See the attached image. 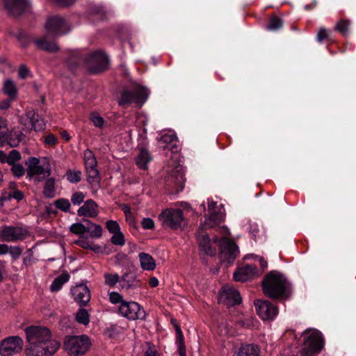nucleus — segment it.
Here are the masks:
<instances>
[{
    "mask_svg": "<svg viewBox=\"0 0 356 356\" xmlns=\"http://www.w3.org/2000/svg\"><path fill=\"white\" fill-rule=\"evenodd\" d=\"M27 345L26 356H52L60 346V342L53 337L47 327L31 325L25 329Z\"/></svg>",
    "mask_w": 356,
    "mask_h": 356,
    "instance_id": "nucleus-1",
    "label": "nucleus"
},
{
    "mask_svg": "<svg viewBox=\"0 0 356 356\" xmlns=\"http://www.w3.org/2000/svg\"><path fill=\"white\" fill-rule=\"evenodd\" d=\"M289 288V282L280 272L273 270L268 273L262 282L264 293L272 299L283 298Z\"/></svg>",
    "mask_w": 356,
    "mask_h": 356,
    "instance_id": "nucleus-2",
    "label": "nucleus"
},
{
    "mask_svg": "<svg viewBox=\"0 0 356 356\" xmlns=\"http://www.w3.org/2000/svg\"><path fill=\"white\" fill-rule=\"evenodd\" d=\"M303 344L300 356H314L323 348L322 334L316 329H307L302 333Z\"/></svg>",
    "mask_w": 356,
    "mask_h": 356,
    "instance_id": "nucleus-3",
    "label": "nucleus"
},
{
    "mask_svg": "<svg viewBox=\"0 0 356 356\" xmlns=\"http://www.w3.org/2000/svg\"><path fill=\"white\" fill-rule=\"evenodd\" d=\"M77 60L78 65L85 66L92 73H99L106 70L108 63V58L100 50L92 51L86 56H79Z\"/></svg>",
    "mask_w": 356,
    "mask_h": 356,
    "instance_id": "nucleus-4",
    "label": "nucleus"
},
{
    "mask_svg": "<svg viewBox=\"0 0 356 356\" xmlns=\"http://www.w3.org/2000/svg\"><path fill=\"white\" fill-rule=\"evenodd\" d=\"M26 165L27 175L31 177H35L38 181L51 175V167L47 157L42 159L30 157L26 161Z\"/></svg>",
    "mask_w": 356,
    "mask_h": 356,
    "instance_id": "nucleus-5",
    "label": "nucleus"
},
{
    "mask_svg": "<svg viewBox=\"0 0 356 356\" xmlns=\"http://www.w3.org/2000/svg\"><path fill=\"white\" fill-rule=\"evenodd\" d=\"M148 90L140 84L133 85L131 89L124 90L118 100L120 106H126L135 104L142 106L148 98Z\"/></svg>",
    "mask_w": 356,
    "mask_h": 356,
    "instance_id": "nucleus-6",
    "label": "nucleus"
},
{
    "mask_svg": "<svg viewBox=\"0 0 356 356\" xmlns=\"http://www.w3.org/2000/svg\"><path fill=\"white\" fill-rule=\"evenodd\" d=\"M179 156L177 154L172 156V162L168 164L166 181L173 185L177 191H182L184 186L185 178L183 167L177 162Z\"/></svg>",
    "mask_w": 356,
    "mask_h": 356,
    "instance_id": "nucleus-7",
    "label": "nucleus"
},
{
    "mask_svg": "<svg viewBox=\"0 0 356 356\" xmlns=\"http://www.w3.org/2000/svg\"><path fill=\"white\" fill-rule=\"evenodd\" d=\"M161 225L165 228L177 229L186 224V220L180 209L169 208L163 210L159 216Z\"/></svg>",
    "mask_w": 356,
    "mask_h": 356,
    "instance_id": "nucleus-8",
    "label": "nucleus"
},
{
    "mask_svg": "<svg viewBox=\"0 0 356 356\" xmlns=\"http://www.w3.org/2000/svg\"><path fill=\"white\" fill-rule=\"evenodd\" d=\"M221 233L224 235L220 240V259L224 261L232 264L239 254V250L236 244L229 239L227 236L230 233L229 229L222 227L220 228Z\"/></svg>",
    "mask_w": 356,
    "mask_h": 356,
    "instance_id": "nucleus-9",
    "label": "nucleus"
},
{
    "mask_svg": "<svg viewBox=\"0 0 356 356\" xmlns=\"http://www.w3.org/2000/svg\"><path fill=\"white\" fill-rule=\"evenodd\" d=\"M90 341L86 335L67 337L63 347L68 354L73 356L84 355L90 346Z\"/></svg>",
    "mask_w": 356,
    "mask_h": 356,
    "instance_id": "nucleus-10",
    "label": "nucleus"
},
{
    "mask_svg": "<svg viewBox=\"0 0 356 356\" xmlns=\"http://www.w3.org/2000/svg\"><path fill=\"white\" fill-rule=\"evenodd\" d=\"M84 223L76 222L70 227L72 233L84 236L88 234L90 238H100L102 235V228L100 225L92 222L90 220H85Z\"/></svg>",
    "mask_w": 356,
    "mask_h": 356,
    "instance_id": "nucleus-11",
    "label": "nucleus"
},
{
    "mask_svg": "<svg viewBox=\"0 0 356 356\" xmlns=\"http://www.w3.org/2000/svg\"><path fill=\"white\" fill-rule=\"evenodd\" d=\"M47 35L56 37L67 33L70 27L67 22L60 16L49 17L45 24Z\"/></svg>",
    "mask_w": 356,
    "mask_h": 356,
    "instance_id": "nucleus-12",
    "label": "nucleus"
},
{
    "mask_svg": "<svg viewBox=\"0 0 356 356\" xmlns=\"http://www.w3.org/2000/svg\"><path fill=\"white\" fill-rule=\"evenodd\" d=\"M29 235V231L18 226H3L0 232V241L17 242L24 240Z\"/></svg>",
    "mask_w": 356,
    "mask_h": 356,
    "instance_id": "nucleus-13",
    "label": "nucleus"
},
{
    "mask_svg": "<svg viewBox=\"0 0 356 356\" xmlns=\"http://www.w3.org/2000/svg\"><path fill=\"white\" fill-rule=\"evenodd\" d=\"M118 313L129 320L143 319L145 312L140 305L134 301H125L118 307Z\"/></svg>",
    "mask_w": 356,
    "mask_h": 356,
    "instance_id": "nucleus-14",
    "label": "nucleus"
},
{
    "mask_svg": "<svg viewBox=\"0 0 356 356\" xmlns=\"http://www.w3.org/2000/svg\"><path fill=\"white\" fill-rule=\"evenodd\" d=\"M24 341L18 336L8 337L0 341V355L10 356L19 353L23 348Z\"/></svg>",
    "mask_w": 356,
    "mask_h": 356,
    "instance_id": "nucleus-15",
    "label": "nucleus"
},
{
    "mask_svg": "<svg viewBox=\"0 0 356 356\" xmlns=\"http://www.w3.org/2000/svg\"><path fill=\"white\" fill-rule=\"evenodd\" d=\"M255 307L257 314L263 320H272L278 313L277 307L268 300H257Z\"/></svg>",
    "mask_w": 356,
    "mask_h": 356,
    "instance_id": "nucleus-16",
    "label": "nucleus"
},
{
    "mask_svg": "<svg viewBox=\"0 0 356 356\" xmlns=\"http://www.w3.org/2000/svg\"><path fill=\"white\" fill-rule=\"evenodd\" d=\"M241 300L239 293L229 286H223L219 293V302L228 306L238 304Z\"/></svg>",
    "mask_w": 356,
    "mask_h": 356,
    "instance_id": "nucleus-17",
    "label": "nucleus"
},
{
    "mask_svg": "<svg viewBox=\"0 0 356 356\" xmlns=\"http://www.w3.org/2000/svg\"><path fill=\"white\" fill-rule=\"evenodd\" d=\"M259 275L258 270L254 265L248 264L238 268L234 273V279L236 282H246Z\"/></svg>",
    "mask_w": 356,
    "mask_h": 356,
    "instance_id": "nucleus-18",
    "label": "nucleus"
},
{
    "mask_svg": "<svg viewBox=\"0 0 356 356\" xmlns=\"http://www.w3.org/2000/svg\"><path fill=\"white\" fill-rule=\"evenodd\" d=\"M74 300L79 305H86L90 300V292L88 287L83 284H77L71 289Z\"/></svg>",
    "mask_w": 356,
    "mask_h": 356,
    "instance_id": "nucleus-19",
    "label": "nucleus"
},
{
    "mask_svg": "<svg viewBox=\"0 0 356 356\" xmlns=\"http://www.w3.org/2000/svg\"><path fill=\"white\" fill-rule=\"evenodd\" d=\"M77 214L79 216L95 218L99 214L98 205L94 200H88L78 209Z\"/></svg>",
    "mask_w": 356,
    "mask_h": 356,
    "instance_id": "nucleus-20",
    "label": "nucleus"
},
{
    "mask_svg": "<svg viewBox=\"0 0 356 356\" xmlns=\"http://www.w3.org/2000/svg\"><path fill=\"white\" fill-rule=\"evenodd\" d=\"M5 6L13 15H19L29 6L28 0H4Z\"/></svg>",
    "mask_w": 356,
    "mask_h": 356,
    "instance_id": "nucleus-21",
    "label": "nucleus"
},
{
    "mask_svg": "<svg viewBox=\"0 0 356 356\" xmlns=\"http://www.w3.org/2000/svg\"><path fill=\"white\" fill-rule=\"evenodd\" d=\"M233 356H260V349L253 343L242 344L235 350Z\"/></svg>",
    "mask_w": 356,
    "mask_h": 356,
    "instance_id": "nucleus-22",
    "label": "nucleus"
},
{
    "mask_svg": "<svg viewBox=\"0 0 356 356\" xmlns=\"http://www.w3.org/2000/svg\"><path fill=\"white\" fill-rule=\"evenodd\" d=\"M197 238L199 241L200 248L207 254H215L216 250L211 248V240L208 234L203 232V229H199Z\"/></svg>",
    "mask_w": 356,
    "mask_h": 356,
    "instance_id": "nucleus-23",
    "label": "nucleus"
},
{
    "mask_svg": "<svg viewBox=\"0 0 356 356\" xmlns=\"http://www.w3.org/2000/svg\"><path fill=\"white\" fill-rule=\"evenodd\" d=\"M223 220V215L222 213H210L209 215L205 218L204 223L201 225L200 229H207L214 227L219 225Z\"/></svg>",
    "mask_w": 356,
    "mask_h": 356,
    "instance_id": "nucleus-24",
    "label": "nucleus"
},
{
    "mask_svg": "<svg viewBox=\"0 0 356 356\" xmlns=\"http://www.w3.org/2000/svg\"><path fill=\"white\" fill-rule=\"evenodd\" d=\"M140 266L145 270H153L156 268L154 258L149 254L140 252L138 254Z\"/></svg>",
    "mask_w": 356,
    "mask_h": 356,
    "instance_id": "nucleus-25",
    "label": "nucleus"
},
{
    "mask_svg": "<svg viewBox=\"0 0 356 356\" xmlns=\"http://www.w3.org/2000/svg\"><path fill=\"white\" fill-rule=\"evenodd\" d=\"M152 160L149 152L145 149H141L136 156V163L138 168L143 170L147 168L149 162Z\"/></svg>",
    "mask_w": 356,
    "mask_h": 356,
    "instance_id": "nucleus-26",
    "label": "nucleus"
},
{
    "mask_svg": "<svg viewBox=\"0 0 356 356\" xmlns=\"http://www.w3.org/2000/svg\"><path fill=\"white\" fill-rule=\"evenodd\" d=\"M3 92L10 99H15L17 96L18 90L13 81L7 79L3 83Z\"/></svg>",
    "mask_w": 356,
    "mask_h": 356,
    "instance_id": "nucleus-27",
    "label": "nucleus"
},
{
    "mask_svg": "<svg viewBox=\"0 0 356 356\" xmlns=\"http://www.w3.org/2000/svg\"><path fill=\"white\" fill-rule=\"evenodd\" d=\"M138 281L135 275L131 273H124L121 277L120 281V287L124 289H128L131 287L137 286Z\"/></svg>",
    "mask_w": 356,
    "mask_h": 356,
    "instance_id": "nucleus-28",
    "label": "nucleus"
},
{
    "mask_svg": "<svg viewBox=\"0 0 356 356\" xmlns=\"http://www.w3.org/2000/svg\"><path fill=\"white\" fill-rule=\"evenodd\" d=\"M70 275L67 273H63L54 279L50 286V290L52 292H57L61 289L63 285L69 281Z\"/></svg>",
    "mask_w": 356,
    "mask_h": 356,
    "instance_id": "nucleus-29",
    "label": "nucleus"
},
{
    "mask_svg": "<svg viewBox=\"0 0 356 356\" xmlns=\"http://www.w3.org/2000/svg\"><path fill=\"white\" fill-rule=\"evenodd\" d=\"M87 172V180L89 184L92 186H97L100 181L99 171L96 166L86 168Z\"/></svg>",
    "mask_w": 356,
    "mask_h": 356,
    "instance_id": "nucleus-30",
    "label": "nucleus"
},
{
    "mask_svg": "<svg viewBox=\"0 0 356 356\" xmlns=\"http://www.w3.org/2000/svg\"><path fill=\"white\" fill-rule=\"evenodd\" d=\"M23 134L18 129H13L7 136V143L10 147H16L22 140Z\"/></svg>",
    "mask_w": 356,
    "mask_h": 356,
    "instance_id": "nucleus-31",
    "label": "nucleus"
},
{
    "mask_svg": "<svg viewBox=\"0 0 356 356\" xmlns=\"http://www.w3.org/2000/svg\"><path fill=\"white\" fill-rule=\"evenodd\" d=\"M38 48L47 51H56L58 47L54 42H48L46 38H39L34 41Z\"/></svg>",
    "mask_w": 356,
    "mask_h": 356,
    "instance_id": "nucleus-32",
    "label": "nucleus"
},
{
    "mask_svg": "<svg viewBox=\"0 0 356 356\" xmlns=\"http://www.w3.org/2000/svg\"><path fill=\"white\" fill-rule=\"evenodd\" d=\"M55 179L49 177L45 180L43 193L46 197L52 198L55 196Z\"/></svg>",
    "mask_w": 356,
    "mask_h": 356,
    "instance_id": "nucleus-33",
    "label": "nucleus"
},
{
    "mask_svg": "<svg viewBox=\"0 0 356 356\" xmlns=\"http://www.w3.org/2000/svg\"><path fill=\"white\" fill-rule=\"evenodd\" d=\"M122 210L125 215L126 222L129 224V227L136 229L137 222L133 213L131 211V208L127 204H123L122 206Z\"/></svg>",
    "mask_w": 356,
    "mask_h": 356,
    "instance_id": "nucleus-34",
    "label": "nucleus"
},
{
    "mask_svg": "<svg viewBox=\"0 0 356 356\" xmlns=\"http://www.w3.org/2000/svg\"><path fill=\"white\" fill-rule=\"evenodd\" d=\"M33 119H34V111H29L20 118L22 124L27 130H32Z\"/></svg>",
    "mask_w": 356,
    "mask_h": 356,
    "instance_id": "nucleus-35",
    "label": "nucleus"
},
{
    "mask_svg": "<svg viewBox=\"0 0 356 356\" xmlns=\"http://www.w3.org/2000/svg\"><path fill=\"white\" fill-rule=\"evenodd\" d=\"M176 332H177V346L179 350V353L180 356H186V349L184 341V336L181 328L179 326H176Z\"/></svg>",
    "mask_w": 356,
    "mask_h": 356,
    "instance_id": "nucleus-36",
    "label": "nucleus"
},
{
    "mask_svg": "<svg viewBox=\"0 0 356 356\" xmlns=\"http://www.w3.org/2000/svg\"><path fill=\"white\" fill-rule=\"evenodd\" d=\"M104 277L105 284L111 287L115 286L120 281V277L117 273H105Z\"/></svg>",
    "mask_w": 356,
    "mask_h": 356,
    "instance_id": "nucleus-37",
    "label": "nucleus"
},
{
    "mask_svg": "<svg viewBox=\"0 0 356 356\" xmlns=\"http://www.w3.org/2000/svg\"><path fill=\"white\" fill-rule=\"evenodd\" d=\"M76 320L78 323L87 325L90 322V316L85 309H80L76 314Z\"/></svg>",
    "mask_w": 356,
    "mask_h": 356,
    "instance_id": "nucleus-38",
    "label": "nucleus"
},
{
    "mask_svg": "<svg viewBox=\"0 0 356 356\" xmlns=\"http://www.w3.org/2000/svg\"><path fill=\"white\" fill-rule=\"evenodd\" d=\"M350 22L346 19H341L337 23L335 30L341 33L343 35L346 36L349 33V26Z\"/></svg>",
    "mask_w": 356,
    "mask_h": 356,
    "instance_id": "nucleus-39",
    "label": "nucleus"
},
{
    "mask_svg": "<svg viewBox=\"0 0 356 356\" xmlns=\"http://www.w3.org/2000/svg\"><path fill=\"white\" fill-rule=\"evenodd\" d=\"M283 25V21L278 17L274 16L269 20L268 24L267 25V29L271 31H275L282 28Z\"/></svg>",
    "mask_w": 356,
    "mask_h": 356,
    "instance_id": "nucleus-40",
    "label": "nucleus"
},
{
    "mask_svg": "<svg viewBox=\"0 0 356 356\" xmlns=\"http://www.w3.org/2000/svg\"><path fill=\"white\" fill-rule=\"evenodd\" d=\"M32 130L40 131L45 128V123L38 113L34 111V119H33Z\"/></svg>",
    "mask_w": 356,
    "mask_h": 356,
    "instance_id": "nucleus-41",
    "label": "nucleus"
},
{
    "mask_svg": "<svg viewBox=\"0 0 356 356\" xmlns=\"http://www.w3.org/2000/svg\"><path fill=\"white\" fill-rule=\"evenodd\" d=\"M65 176L70 183H77L81 181V172L79 170H69L67 171Z\"/></svg>",
    "mask_w": 356,
    "mask_h": 356,
    "instance_id": "nucleus-42",
    "label": "nucleus"
},
{
    "mask_svg": "<svg viewBox=\"0 0 356 356\" xmlns=\"http://www.w3.org/2000/svg\"><path fill=\"white\" fill-rule=\"evenodd\" d=\"M84 160L86 168L97 166V161L94 154L90 150H86L84 152Z\"/></svg>",
    "mask_w": 356,
    "mask_h": 356,
    "instance_id": "nucleus-43",
    "label": "nucleus"
},
{
    "mask_svg": "<svg viewBox=\"0 0 356 356\" xmlns=\"http://www.w3.org/2000/svg\"><path fill=\"white\" fill-rule=\"evenodd\" d=\"M55 207L62 211L67 212L70 210V202L67 199L60 198L55 201Z\"/></svg>",
    "mask_w": 356,
    "mask_h": 356,
    "instance_id": "nucleus-44",
    "label": "nucleus"
},
{
    "mask_svg": "<svg viewBox=\"0 0 356 356\" xmlns=\"http://www.w3.org/2000/svg\"><path fill=\"white\" fill-rule=\"evenodd\" d=\"M21 159L20 153L15 149L12 150L8 155H7L6 163L10 165L16 164V163Z\"/></svg>",
    "mask_w": 356,
    "mask_h": 356,
    "instance_id": "nucleus-45",
    "label": "nucleus"
},
{
    "mask_svg": "<svg viewBox=\"0 0 356 356\" xmlns=\"http://www.w3.org/2000/svg\"><path fill=\"white\" fill-rule=\"evenodd\" d=\"M90 120L93 123L94 126L98 128H102L105 123L104 118L97 113H91Z\"/></svg>",
    "mask_w": 356,
    "mask_h": 356,
    "instance_id": "nucleus-46",
    "label": "nucleus"
},
{
    "mask_svg": "<svg viewBox=\"0 0 356 356\" xmlns=\"http://www.w3.org/2000/svg\"><path fill=\"white\" fill-rule=\"evenodd\" d=\"M106 227L108 232L112 234H116L121 231L119 224L115 220H108L106 222Z\"/></svg>",
    "mask_w": 356,
    "mask_h": 356,
    "instance_id": "nucleus-47",
    "label": "nucleus"
},
{
    "mask_svg": "<svg viewBox=\"0 0 356 356\" xmlns=\"http://www.w3.org/2000/svg\"><path fill=\"white\" fill-rule=\"evenodd\" d=\"M111 241L113 244L117 245L122 246V245H124V243H125L124 236L121 231L116 234H113L111 238Z\"/></svg>",
    "mask_w": 356,
    "mask_h": 356,
    "instance_id": "nucleus-48",
    "label": "nucleus"
},
{
    "mask_svg": "<svg viewBox=\"0 0 356 356\" xmlns=\"http://www.w3.org/2000/svg\"><path fill=\"white\" fill-rule=\"evenodd\" d=\"M109 301L114 305L116 304H122V302H124L125 300H124L122 296L118 292H111L108 294Z\"/></svg>",
    "mask_w": 356,
    "mask_h": 356,
    "instance_id": "nucleus-49",
    "label": "nucleus"
},
{
    "mask_svg": "<svg viewBox=\"0 0 356 356\" xmlns=\"http://www.w3.org/2000/svg\"><path fill=\"white\" fill-rule=\"evenodd\" d=\"M86 197V195L82 192H75L71 197V201L74 205L81 204Z\"/></svg>",
    "mask_w": 356,
    "mask_h": 356,
    "instance_id": "nucleus-50",
    "label": "nucleus"
},
{
    "mask_svg": "<svg viewBox=\"0 0 356 356\" xmlns=\"http://www.w3.org/2000/svg\"><path fill=\"white\" fill-rule=\"evenodd\" d=\"M11 172L16 177H21L24 175L25 170L22 164L16 163L11 165Z\"/></svg>",
    "mask_w": 356,
    "mask_h": 356,
    "instance_id": "nucleus-51",
    "label": "nucleus"
},
{
    "mask_svg": "<svg viewBox=\"0 0 356 356\" xmlns=\"http://www.w3.org/2000/svg\"><path fill=\"white\" fill-rule=\"evenodd\" d=\"M23 249L18 245L10 246L9 253L13 261L19 258L22 253Z\"/></svg>",
    "mask_w": 356,
    "mask_h": 356,
    "instance_id": "nucleus-52",
    "label": "nucleus"
},
{
    "mask_svg": "<svg viewBox=\"0 0 356 356\" xmlns=\"http://www.w3.org/2000/svg\"><path fill=\"white\" fill-rule=\"evenodd\" d=\"M147 350L145 356H159L156 347L150 343H146Z\"/></svg>",
    "mask_w": 356,
    "mask_h": 356,
    "instance_id": "nucleus-53",
    "label": "nucleus"
},
{
    "mask_svg": "<svg viewBox=\"0 0 356 356\" xmlns=\"http://www.w3.org/2000/svg\"><path fill=\"white\" fill-rule=\"evenodd\" d=\"M141 225L145 229H152L154 227V222L150 218H144L141 221Z\"/></svg>",
    "mask_w": 356,
    "mask_h": 356,
    "instance_id": "nucleus-54",
    "label": "nucleus"
},
{
    "mask_svg": "<svg viewBox=\"0 0 356 356\" xmlns=\"http://www.w3.org/2000/svg\"><path fill=\"white\" fill-rule=\"evenodd\" d=\"M30 74V71L28 69V67L24 65H22L19 68V76L22 79H26L27 78Z\"/></svg>",
    "mask_w": 356,
    "mask_h": 356,
    "instance_id": "nucleus-55",
    "label": "nucleus"
},
{
    "mask_svg": "<svg viewBox=\"0 0 356 356\" xmlns=\"http://www.w3.org/2000/svg\"><path fill=\"white\" fill-rule=\"evenodd\" d=\"M327 31L323 27L321 28L317 34V40L319 42H321L324 39L327 38Z\"/></svg>",
    "mask_w": 356,
    "mask_h": 356,
    "instance_id": "nucleus-56",
    "label": "nucleus"
},
{
    "mask_svg": "<svg viewBox=\"0 0 356 356\" xmlns=\"http://www.w3.org/2000/svg\"><path fill=\"white\" fill-rule=\"evenodd\" d=\"M74 243L84 249H89L90 248L89 242L84 239L76 240L74 241Z\"/></svg>",
    "mask_w": 356,
    "mask_h": 356,
    "instance_id": "nucleus-57",
    "label": "nucleus"
},
{
    "mask_svg": "<svg viewBox=\"0 0 356 356\" xmlns=\"http://www.w3.org/2000/svg\"><path fill=\"white\" fill-rule=\"evenodd\" d=\"M56 142H57V138L53 134L47 135L44 140L45 143H47L48 145H55L56 143Z\"/></svg>",
    "mask_w": 356,
    "mask_h": 356,
    "instance_id": "nucleus-58",
    "label": "nucleus"
},
{
    "mask_svg": "<svg viewBox=\"0 0 356 356\" xmlns=\"http://www.w3.org/2000/svg\"><path fill=\"white\" fill-rule=\"evenodd\" d=\"M14 99H10L9 97L0 102V109L6 110L10 106L11 102Z\"/></svg>",
    "mask_w": 356,
    "mask_h": 356,
    "instance_id": "nucleus-59",
    "label": "nucleus"
},
{
    "mask_svg": "<svg viewBox=\"0 0 356 356\" xmlns=\"http://www.w3.org/2000/svg\"><path fill=\"white\" fill-rule=\"evenodd\" d=\"M176 139L174 134H164L161 136V140L164 143H172Z\"/></svg>",
    "mask_w": 356,
    "mask_h": 356,
    "instance_id": "nucleus-60",
    "label": "nucleus"
},
{
    "mask_svg": "<svg viewBox=\"0 0 356 356\" xmlns=\"http://www.w3.org/2000/svg\"><path fill=\"white\" fill-rule=\"evenodd\" d=\"M9 196L17 200H21L24 197L23 193L18 190L13 191L12 194L9 195Z\"/></svg>",
    "mask_w": 356,
    "mask_h": 356,
    "instance_id": "nucleus-61",
    "label": "nucleus"
},
{
    "mask_svg": "<svg viewBox=\"0 0 356 356\" xmlns=\"http://www.w3.org/2000/svg\"><path fill=\"white\" fill-rule=\"evenodd\" d=\"M9 251L10 247L8 245L5 243L0 244V255L6 254L8 253Z\"/></svg>",
    "mask_w": 356,
    "mask_h": 356,
    "instance_id": "nucleus-62",
    "label": "nucleus"
},
{
    "mask_svg": "<svg viewBox=\"0 0 356 356\" xmlns=\"http://www.w3.org/2000/svg\"><path fill=\"white\" fill-rule=\"evenodd\" d=\"M216 205V202L213 201L212 200H208V207L209 213H216L214 211L215 207Z\"/></svg>",
    "mask_w": 356,
    "mask_h": 356,
    "instance_id": "nucleus-63",
    "label": "nucleus"
},
{
    "mask_svg": "<svg viewBox=\"0 0 356 356\" xmlns=\"http://www.w3.org/2000/svg\"><path fill=\"white\" fill-rule=\"evenodd\" d=\"M149 284L152 287H156L159 285V280L156 277H152L149 280Z\"/></svg>",
    "mask_w": 356,
    "mask_h": 356,
    "instance_id": "nucleus-64",
    "label": "nucleus"
}]
</instances>
